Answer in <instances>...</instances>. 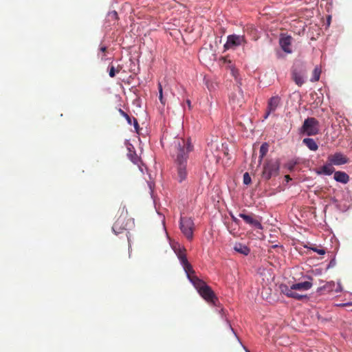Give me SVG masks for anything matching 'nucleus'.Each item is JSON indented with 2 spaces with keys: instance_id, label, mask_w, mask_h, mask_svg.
<instances>
[{
  "instance_id": "nucleus-1",
  "label": "nucleus",
  "mask_w": 352,
  "mask_h": 352,
  "mask_svg": "<svg viewBox=\"0 0 352 352\" xmlns=\"http://www.w3.org/2000/svg\"><path fill=\"white\" fill-rule=\"evenodd\" d=\"M192 145L188 140L177 138L174 142V153L173 156L177 171V179L182 182L187 177V162L188 153L192 150Z\"/></svg>"
},
{
  "instance_id": "nucleus-2",
  "label": "nucleus",
  "mask_w": 352,
  "mask_h": 352,
  "mask_svg": "<svg viewBox=\"0 0 352 352\" xmlns=\"http://www.w3.org/2000/svg\"><path fill=\"white\" fill-rule=\"evenodd\" d=\"M190 280L197 289L199 295L205 300L213 305H216L217 302H218V298L210 286L204 281L199 279L196 275L192 276Z\"/></svg>"
},
{
  "instance_id": "nucleus-3",
  "label": "nucleus",
  "mask_w": 352,
  "mask_h": 352,
  "mask_svg": "<svg viewBox=\"0 0 352 352\" xmlns=\"http://www.w3.org/2000/svg\"><path fill=\"white\" fill-rule=\"evenodd\" d=\"M280 161L278 159L266 160L263 166L261 177L267 181L272 177L278 175Z\"/></svg>"
},
{
  "instance_id": "nucleus-4",
  "label": "nucleus",
  "mask_w": 352,
  "mask_h": 352,
  "mask_svg": "<svg viewBox=\"0 0 352 352\" xmlns=\"http://www.w3.org/2000/svg\"><path fill=\"white\" fill-rule=\"evenodd\" d=\"M124 207L122 210L120 216L117 219L113 225L112 230L116 234L121 233L123 230L129 229L133 225V221L126 216L123 215Z\"/></svg>"
},
{
  "instance_id": "nucleus-5",
  "label": "nucleus",
  "mask_w": 352,
  "mask_h": 352,
  "mask_svg": "<svg viewBox=\"0 0 352 352\" xmlns=\"http://www.w3.org/2000/svg\"><path fill=\"white\" fill-rule=\"evenodd\" d=\"M300 131L307 136L316 135L320 131L319 122L315 118H308L305 120Z\"/></svg>"
},
{
  "instance_id": "nucleus-6",
  "label": "nucleus",
  "mask_w": 352,
  "mask_h": 352,
  "mask_svg": "<svg viewBox=\"0 0 352 352\" xmlns=\"http://www.w3.org/2000/svg\"><path fill=\"white\" fill-rule=\"evenodd\" d=\"M179 227L183 234L189 241L193 239L195 224L192 219L188 217H181Z\"/></svg>"
},
{
  "instance_id": "nucleus-7",
  "label": "nucleus",
  "mask_w": 352,
  "mask_h": 352,
  "mask_svg": "<svg viewBox=\"0 0 352 352\" xmlns=\"http://www.w3.org/2000/svg\"><path fill=\"white\" fill-rule=\"evenodd\" d=\"M246 43V40L243 35H229L227 38V41L224 45V49H235L236 47Z\"/></svg>"
},
{
  "instance_id": "nucleus-8",
  "label": "nucleus",
  "mask_w": 352,
  "mask_h": 352,
  "mask_svg": "<svg viewBox=\"0 0 352 352\" xmlns=\"http://www.w3.org/2000/svg\"><path fill=\"white\" fill-rule=\"evenodd\" d=\"M177 255H178V258H179L182 265H183V267L187 274V276L190 280V278L192 277V276H195V271L192 269L191 265L188 263L185 254L180 252Z\"/></svg>"
},
{
  "instance_id": "nucleus-9",
  "label": "nucleus",
  "mask_w": 352,
  "mask_h": 352,
  "mask_svg": "<svg viewBox=\"0 0 352 352\" xmlns=\"http://www.w3.org/2000/svg\"><path fill=\"white\" fill-rule=\"evenodd\" d=\"M177 255H178V258H179L182 265H183V267L187 274V276L190 280V278L192 277V276H195V271L192 269L191 265L188 263L185 254L180 252Z\"/></svg>"
},
{
  "instance_id": "nucleus-10",
  "label": "nucleus",
  "mask_w": 352,
  "mask_h": 352,
  "mask_svg": "<svg viewBox=\"0 0 352 352\" xmlns=\"http://www.w3.org/2000/svg\"><path fill=\"white\" fill-rule=\"evenodd\" d=\"M239 216L242 218L246 223L252 226L257 229L263 230V226L261 221L254 218L255 215L254 214H246L244 213H240Z\"/></svg>"
},
{
  "instance_id": "nucleus-11",
  "label": "nucleus",
  "mask_w": 352,
  "mask_h": 352,
  "mask_svg": "<svg viewBox=\"0 0 352 352\" xmlns=\"http://www.w3.org/2000/svg\"><path fill=\"white\" fill-rule=\"evenodd\" d=\"M280 102V98L279 96H276L270 98L267 102V107L266 113L264 116V118L267 119L271 113L274 112L279 105Z\"/></svg>"
},
{
  "instance_id": "nucleus-12",
  "label": "nucleus",
  "mask_w": 352,
  "mask_h": 352,
  "mask_svg": "<svg viewBox=\"0 0 352 352\" xmlns=\"http://www.w3.org/2000/svg\"><path fill=\"white\" fill-rule=\"evenodd\" d=\"M328 160L331 164L336 166H340L346 164L349 161L346 156L342 154L341 153H336L333 155H331L328 157Z\"/></svg>"
},
{
  "instance_id": "nucleus-13",
  "label": "nucleus",
  "mask_w": 352,
  "mask_h": 352,
  "mask_svg": "<svg viewBox=\"0 0 352 352\" xmlns=\"http://www.w3.org/2000/svg\"><path fill=\"white\" fill-rule=\"evenodd\" d=\"M292 38L291 36L281 35L279 39V44L281 49L286 53H292V49L290 48L292 44Z\"/></svg>"
},
{
  "instance_id": "nucleus-14",
  "label": "nucleus",
  "mask_w": 352,
  "mask_h": 352,
  "mask_svg": "<svg viewBox=\"0 0 352 352\" xmlns=\"http://www.w3.org/2000/svg\"><path fill=\"white\" fill-rule=\"evenodd\" d=\"M334 179L342 184H347L349 181V176L343 171H336L334 173Z\"/></svg>"
},
{
  "instance_id": "nucleus-15",
  "label": "nucleus",
  "mask_w": 352,
  "mask_h": 352,
  "mask_svg": "<svg viewBox=\"0 0 352 352\" xmlns=\"http://www.w3.org/2000/svg\"><path fill=\"white\" fill-rule=\"evenodd\" d=\"M312 285V283L309 281H305L293 284L292 289L298 291H307L311 289Z\"/></svg>"
},
{
  "instance_id": "nucleus-16",
  "label": "nucleus",
  "mask_w": 352,
  "mask_h": 352,
  "mask_svg": "<svg viewBox=\"0 0 352 352\" xmlns=\"http://www.w3.org/2000/svg\"><path fill=\"white\" fill-rule=\"evenodd\" d=\"M292 78L298 86H301L304 83L303 74L301 72H298L296 69L292 71Z\"/></svg>"
},
{
  "instance_id": "nucleus-17",
  "label": "nucleus",
  "mask_w": 352,
  "mask_h": 352,
  "mask_svg": "<svg viewBox=\"0 0 352 352\" xmlns=\"http://www.w3.org/2000/svg\"><path fill=\"white\" fill-rule=\"evenodd\" d=\"M304 144H305L311 151H316L318 148V146L316 141L312 138H305L302 140Z\"/></svg>"
},
{
  "instance_id": "nucleus-18",
  "label": "nucleus",
  "mask_w": 352,
  "mask_h": 352,
  "mask_svg": "<svg viewBox=\"0 0 352 352\" xmlns=\"http://www.w3.org/2000/svg\"><path fill=\"white\" fill-rule=\"evenodd\" d=\"M234 249L236 252L245 256L248 255L250 252V248L242 243L236 244Z\"/></svg>"
},
{
  "instance_id": "nucleus-19",
  "label": "nucleus",
  "mask_w": 352,
  "mask_h": 352,
  "mask_svg": "<svg viewBox=\"0 0 352 352\" xmlns=\"http://www.w3.org/2000/svg\"><path fill=\"white\" fill-rule=\"evenodd\" d=\"M268 149H269V145L267 143L264 142L261 144V146L260 147V151H259V153H260L259 160H258L259 164L261 163L263 157L265 156V155L268 152Z\"/></svg>"
},
{
  "instance_id": "nucleus-20",
  "label": "nucleus",
  "mask_w": 352,
  "mask_h": 352,
  "mask_svg": "<svg viewBox=\"0 0 352 352\" xmlns=\"http://www.w3.org/2000/svg\"><path fill=\"white\" fill-rule=\"evenodd\" d=\"M279 289L281 294L285 295L287 297H289L292 291L294 290V289H292V285L290 287H289L285 284H280L279 285Z\"/></svg>"
},
{
  "instance_id": "nucleus-21",
  "label": "nucleus",
  "mask_w": 352,
  "mask_h": 352,
  "mask_svg": "<svg viewBox=\"0 0 352 352\" xmlns=\"http://www.w3.org/2000/svg\"><path fill=\"white\" fill-rule=\"evenodd\" d=\"M334 172V168L331 165H324L321 168V170L318 172L320 174L330 175Z\"/></svg>"
},
{
  "instance_id": "nucleus-22",
  "label": "nucleus",
  "mask_w": 352,
  "mask_h": 352,
  "mask_svg": "<svg viewBox=\"0 0 352 352\" xmlns=\"http://www.w3.org/2000/svg\"><path fill=\"white\" fill-rule=\"evenodd\" d=\"M289 298H294L298 300H307L309 298L306 294H300L296 292L292 291Z\"/></svg>"
},
{
  "instance_id": "nucleus-23",
  "label": "nucleus",
  "mask_w": 352,
  "mask_h": 352,
  "mask_svg": "<svg viewBox=\"0 0 352 352\" xmlns=\"http://www.w3.org/2000/svg\"><path fill=\"white\" fill-rule=\"evenodd\" d=\"M109 75L110 77L113 78L116 76V73H119L121 67H118L116 69L113 65H109Z\"/></svg>"
},
{
  "instance_id": "nucleus-24",
  "label": "nucleus",
  "mask_w": 352,
  "mask_h": 352,
  "mask_svg": "<svg viewBox=\"0 0 352 352\" xmlns=\"http://www.w3.org/2000/svg\"><path fill=\"white\" fill-rule=\"evenodd\" d=\"M158 89H159V100L160 102L164 105L165 104V100L163 97V89L161 83H158Z\"/></svg>"
},
{
  "instance_id": "nucleus-25",
  "label": "nucleus",
  "mask_w": 352,
  "mask_h": 352,
  "mask_svg": "<svg viewBox=\"0 0 352 352\" xmlns=\"http://www.w3.org/2000/svg\"><path fill=\"white\" fill-rule=\"evenodd\" d=\"M119 112L120 113V114L124 117L126 118V120H127V122L129 124H132V119L131 118V117L126 113H125L123 110H122L121 109H119Z\"/></svg>"
},
{
  "instance_id": "nucleus-26",
  "label": "nucleus",
  "mask_w": 352,
  "mask_h": 352,
  "mask_svg": "<svg viewBox=\"0 0 352 352\" xmlns=\"http://www.w3.org/2000/svg\"><path fill=\"white\" fill-rule=\"evenodd\" d=\"M251 183V177L248 173H245L243 175V184L248 185Z\"/></svg>"
},
{
  "instance_id": "nucleus-27",
  "label": "nucleus",
  "mask_w": 352,
  "mask_h": 352,
  "mask_svg": "<svg viewBox=\"0 0 352 352\" xmlns=\"http://www.w3.org/2000/svg\"><path fill=\"white\" fill-rule=\"evenodd\" d=\"M320 72L317 68H316L314 71V77L311 80L314 82L318 81L320 78Z\"/></svg>"
},
{
  "instance_id": "nucleus-28",
  "label": "nucleus",
  "mask_w": 352,
  "mask_h": 352,
  "mask_svg": "<svg viewBox=\"0 0 352 352\" xmlns=\"http://www.w3.org/2000/svg\"><path fill=\"white\" fill-rule=\"evenodd\" d=\"M296 165V162H289L286 164L285 166L290 170L292 171L294 166Z\"/></svg>"
},
{
  "instance_id": "nucleus-29",
  "label": "nucleus",
  "mask_w": 352,
  "mask_h": 352,
  "mask_svg": "<svg viewBox=\"0 0 352 352\" xmlns=\"http://www.w3.org/2000/svg\"><path fill=\"white\" fill-rule=\"evenodd\" d=\"M311 250L314 252H317L318 254H320V255H323L325 254V250L324 249H318L317 248H311Z\"/></svg>"
},
{
  "instance_id": "nucleus-30",
  "label": "nucleus",
  "mask_w": 352,
  "mask_h": 352,
  "mask_svg": "<svg viewBox=\"0 0 352 352\" xmlns=\"http://www.w3.org/2000/svg\"><path fill=\"white\" fill-rule=\"evenodd\" d=\"M109 17H111V19H113L114 20H117L118 18V13L116 11H112L109 13Z\"/></svg>"
},
{
  "instance_id": "nucleus-31",
  "label": "nucleus",
  "mask_w": 352,
  "mask_h": 352,
  "mask_svg": "<svg viewBox=\"0 0 352 352\" xmlns=\"http://www.w3.org/2000/svg\"><path fill=\"white\" fill-rule=\"evenodd\" d=\"M133 124L135 129L137 130L139 127V124H138L137 119H135V118H133Z\"/></svg>"
},
{
  "instance_id": "nucleus-32",
  "label": "nucleus",
  "mask_w": 352,
  "mask_h": 352,
  "mask_svg": "<svg viewBox=\"0 0 352 352\" xmlns=\"http://www.w3.org/2000/svg\"><path fill=\"white\" fill-rule=\"evenodd\" d=\"M99 50L102 52V53H105L107 52V47L105 46H100Z\"/></svg>"
},
{
  "instance_id": "nucleus-33",
  "label": "nucleus",
  "mask_w": 352,
  "mask_h": 352,
  "mask_svg": "<svg viewBox=\"0 0 352 352\" xmlns=\"http://www.w3.org/2000/svg\"><path fill=\"white\" fill-rule=\"evenodd\" d=\"M231 217H232V221H233L235 223H236V224H238V223H239V219H238L236 217H234V216H233L232 214H231Z\"/></svg>"
},
{
  "instance_id": "nucleus-34",
  "label": "nucleus",
  "mask_w": 352,
  "mask_h": 352,
  "mask_svg": "<svg viewBox=\"0 0 352 352\" xmlns=\"http://www.w3.org/2000/svg\"><path fill=\"white\" fill-rule=\"evenodd\" d=\"M134 164H138V162L140 161L139 158L136 156L133 160H132Z\"/></svg>"
},
{
  "instance_id": "nucleus-35",
  "label": "nucleus",
  "mask_w": 352,
  "mask_h": 352,
  "mask_svg": "<svg viewBox=\"0 0 352 352\" xmlns=\"http://www.w3.org/2000/svg\"><path fill=\"white\" fill-rule=\"evenodd\" d=\"M285 180L288 182L289 181L292 180V178L290 177V176L289 175H286L285 176Z\"/></svg>"
},
{
  "instance_id": "nucleus-36",
  "label": "nucleus",
  "mask_w": 352,
  "mask_h": 352,
  "mask_svg": "<svg viewBox=\"0 0 352 352\" xmlns=\"http://www.w3.org/2000/svg\"><path fill=\"white\" fill-rule=\"evenodd\" d=\"M236 71H235V70H234V69H232V75H233L234 76H235V77H236V74H235V73H236Z\"/></svg>"
},
{
  "instance_id": "nucleus-37",
  "label": "nucleus",
  "mask_w": 352,
  "mask_h": 352,
  "mask_svg": "<svg viewBox=\"0 0 352 352\" xmlns=\"http://www.w3.org/2000/svg\"><path fill=\"white\" fill-rule=\"evenodd\" d=\"M186 103L188 104V107H190V101L189 100H187Z\"/></svg>"
}]
</instances>
